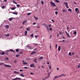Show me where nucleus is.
<instances>
[{"mask_svg": "<svg viewBox=\"0 0 80 80\" xmlns=\"http://www.w3.org/2000/svg\"><path fill=\"white\" fill-rule=\"evenodd\" d=\"M27 47H28V49H32V48H31V47H30V46H28Z\"/></svg>", "mask_w": 80, "mask_h": 80, "instance_id": "5701e85b", "label": "nucleus"}, {"mask_svg": "<svg viewBox=\"0 0 80 80\" xmlns=\"http://www.w3.org/2000/svg\"><path fill=\"white\" fill-rule=\"evenodd\" d=\"M73 34L74 35H77V31H75L73 33Z\"/></svg>", "mask_w": 80, "mask_h": 80, "instance_id": "c756f323", "label": "nucleus"}, {"mask_svg": "<svg viewBox=\"0 0 80 80\" xmlns=\"http://www.w3.org/2000/svg\"><path fill=\"white\" fill-rule=\"evenodd\" d=\"M66 7L67 8H68V5H66Z\"/></svg>", "mask_w": 80, "mask_h": 80, "instance_id": "864d4df0", "label": "nucleus"}, {"mask_svg": "<svg viewBox=\"0 0 80 80\" xmlns=\"http://www.w3.org/2000/svg\"><path fill=\"white\" fill-rule=\"evenodd\" d=\"M75 11L77 12V13H79V9L78 8H77L75 9Z\"/></svg>", "mask_w": 80, "mask_h": 80, "instance_id": "39448f33", "label": "nucleus"}, {"mask_svg": "<svg viewBox=\"0 0 80 80\" xmlns=\"http://www.w3.org/2000/svg\"><path fill=\"white\" fill-rule=\"evenodd\" d=\"M15 8H16L13 7L11 8V9L12 10H15Z\"/></svg>", "mask_w": 80, "mask_h": 80, "instance_id": "a211bd4d", "label": "nucleus"}, {"mask_svg": "<svg viewBox=\"0 0 80 80\" xmlns=\"http://www.w3.org/2000/svg\"><path fill=\"white\" fill-rule=\"evenodd\" d=\"M64 4L66 6L68 5V3L67 2H64Z\"/></svg>", "mask_w": 80, "mask_h": 80, "instance_id": "412c9836", "label": "nucleus"}, {"mask_svg": "<svg viewBox=\"0 0 80 80\" xmlns=\"http://www.w3.org/2000/svg\"><path fill=\"white\" fill-rule=\"evenodd\" d=\"M12 19H13V18H9V21H12Z\"/></svg>", "mask_w": 80, "mask_h": 80, "instance_id": "bb28decb", "label": "nucleus"}, {"mask_svg": "<svg viewBox=\"0 0 80 80\" xmlns=\"http://www.w3.org/2000/svg\"><path fill=\"white\" fill-rule=\"evenodd\" d=\"M55 1L56 3H59L60 2V1L58 0H55Z\"/></svg>", "mask_w": 80, "mask_h": 80, "instance_id": "4be33fe9", "label": "nucleus"}, {"mask_svg": "<svg viewBox=\"0 0 80 80\" xmlns=\"http://www.w3.org/2000/svg\"><path fill=\"white\" fill-rule=\"evenodd\" d=\"M38 37V36H35V38H37Z\"/></svg>", "mask_w": 80, "mask_h": 80, "instance_id": "3c124183", "label": "nucleus"}, {"mask_svg": "<svg viewBox=\"0 0 80 80\" xmlns=\"http://www.w3.org/2000/svg\"><path fill=\"white\" fill-rule=\"evenodd\" d=\"M27 20L24 21L22 22L23 25H24L25 24V23H27Z\"/></svg>", "mask_w": 80, "mask_h": 80, "instance_id": "9b49d317", "label": "nucleus"}, {"mask_svg": "<svg viewBox=\"0 0 80 80\" xmlns=\"http://www.w3.org/2000/svg\"><path fill=\"white\" fill-rule=\"evenodd\" d=\"M20 54H22L23 52H19Z\"/></svg>", "mask_w": 80, "mask_h": 80, "instance_id": "a19ab883", "label": "nucleus"}, {"mask_svg": "<svg viewBox=\"0 0 80 80\" xmlns=\"http://www.w3.org/2000/svg\"><path fill=\"white\" fill-rule=\"evenodd\" d=\"M49 69H51V68H51V65L49 66Z\"/></svg>", "mask_w": 80, "mask_h": 80, "instance_id": "72a5a7b5", "label": "nucleus"}, {"mask_svg": "<svg viewBox=\"0 0 80 80\" xmlns=\"http://www.w3.org/2000/svg\"><path fill=\"white\" fill-rule=\"evenodd\" d=\"M55 78H58V76H55Z\"/></svg>", "mask_w": 80, "mask_h": 80, "instance_id": "4d7b16f0", "label": "nucleus"}, {"mask_svg": "<svg viewBox=\"0 0 80 80\" xmlns=\"http://www.w3.org/2000/svg\"><path fill=\"white\" fill-rule=\"evenodd\" d=\"M49 30L50 31H51V30H52V28H49Z\"/></svg>", "mask_w": 80, "mask_h": 80, "instance_id": "a18cd8bd", "label": "nucleus"}, {"mask_svg": "<svg viewBox=\"0 0 80 80\" xmlns=\"http://www.w3.org/2000/svg\"><path fill=\"white\" fill-rule=\"evenodd\" d=\"M21 79H20V78H15L12 79V80H20Z\"/></svg>", "mask_w": 80, "mask_h": 80, "instance_id": "0eeeda50", "label": "nucleus"}, {"mask_svg": "<svg viewBox=\"0 0 80 80\" xmlns=\"http://www.w3.org/2000/svg\"><path fill=\"white\" fill-rule=\"evenodd\" d=\"M14 62L15 63H17V61H16V60H14Z\"/></svg>", "mask_w": 80, "mask_h": 80, "instance_id": "603ef678", "label": "nucleus"}, {"mask_svg": "<svg viewBox=\"0 0 80 80\" xmlns=\"http://www.w3.org/2000/svg\"><path fill=\"white\" fill-rule=\"evenodd\" d=\"M51 21H52V22H54V21L53 20V19H52L51 20Z\"/></svg>", "mask_w": 80, "mask_h": 80, "instance_id": "338daca9", "label": "nucleus"}, {"mask_svg": "<svg viewBox=\"0 0 80 80\" xmlns=\"http://www.w3.org/2000/svg\"><path fill=\"white\" fill-rule=\"evenodd\" d=\"M41 4H42V5H43L44 4V3H43V1H41Z\"/></svg>", "mask_w": 80, "mask_h": 80, "instance_id": "ea45409f", "label": "nucleus"}, {"mask_svg": "<svg viewBox=\"0 0 80 80\" xmlns=\"http://www.w3.org/2000/svg\"><path fill=\"white\" fill-rule=\"evenodd\" d=\"M4 67H11V66L10 65H8L7 64H4Z\"/></svg>", "mask_w": 80, "mask_h": 80, "instance_id": "20e7f679", "label": "nucleus"}, {"mask_svg": "<svg viewBox=\"0 0 80 80\" xmlns=\"http://www.w3.org/2000/svg\"><path fill=\"white\" fill-rule=\"evenodd\" d=\"M13 14H14V15H17L18 14V13H17V12H14L12 13Z\"/></svg>", "mask_w": 80, "mask_h": 80, "instance_id": "4468645a", "label": "nucleus"}, {"mask_svg": "<svg viewBox=\"0 0 80 80\" xmlns=\"http://www.w3.org/2000/svg\"><path fill=\"white\" fill-rule=\"evenodd\" d=\"M55 14H56V15H57V14H58V12L56 11L55 12Z\"/></svg>", "mask_w": 80, "mask_h": 80, "instance_id": "58836bf2", "label": "nucleus"}, {"mask_svg": "<svg viewBox=\"0 0 80 80\" xmlns=\"http://www.w3.org/2000/svg\"><path fill=\"white\" fill-rule=\"evenodd\" d=\"M16 52H18L19 50H18V49H17L16 50Z\"/></svg>", "mask_w": 80, "mask_h": 80, "instance_id": "473e14b6", "label": "nucleus"}, {"mask_svg": "<svg viewBox=\"0 0 80 80\" xmlns=\"http://www.w3.org/2000/svg\"><path fill=\"white\" fill-rule=\"evenodd\" d=\"M24 68H26V69H28V68L27 67H24Z\"/></svg>", "mask_w": 80, "mask_h": 80, "instance_id": "de8ad7c7", "label": "nucleus"}, {"mask_svg": "<svg viewBox=\"0 0 80 80\" xmlns=\"http://www.w3.org/2000/svg\"><path fill=\"white\" fill-rule=\"evenodd\" d=\"M37 52L36 51H33V52H32L31 53V54H34V53H35Z\"/></svg>", "mask_w": 80, "mask_h": 80, "instance_id": "6ab92c4d", "label": "nucleus"}, {"mask_svg": "<svg viewBox=\"0 0 80 80\" xmlns=\"http://www.w3.org/2000/svg\"><path fill=\"white\" fill-rule=\"evenodd\" d=\"M33 34H31L30 36V37H33Z\"/></svg>", "mask_w": 80, "mask_h": 80, "instance_id": "c9c22d12", "label": "nucleus"}, {"mask_svg": "<svg viewBox=\"0 0 80 80\" xmlns=\"http://www.w3.org/2000/svg\"><path fill=\"white\" fill-rule=\"evenodd\" d=\"M17 7H20V5L17 4Z\"/></svg>", "mask_w": 80, "mask_h": 80, "instance_id": "4c0bfd02", "label": "nucleus"}, {"mask_svg": "<svg viewBox=\"0 0 80 80\" xmlns=\"http://www.w3.org/2000/svg\"><path fill=\"white\" fill-rule=\"evenodd\" d=\"M31 14V13H27V15H30Z\"/></svg>", "mask_w": 80, "mask_h": 80, "instance_id": "37998d69", "label": "nucleus"}, {"mask_svg": "<svg viewBox=\"0 0 80 80\" xmlns=\"http://www.w3.org/2000/svg\"><path fill=\"white\" fill-rule=\"evenodd\" d=\"M65 33H66V34H67V36L69 37V38H70V35H69V34H68V33L67 32V31H65Z\"/></svg>", "mask_w": 80, "mask_h": 80, "instance_id": "6e6552de", "label": "nucleus"}, {"mask_svg": "<svg viewBox=\"0 0 80 80\" xmlns=\"http://www.w3.org/2000/svg\"><path fill=\"white\" fill-rule=\"evenodd\" d=\"M37 58H36L34 60V62L35 63H37Z\"/></svg>", "mask_w": 80, "mask_h": 80, "instance_id": "dca6fc26", "label": "nucleus"}, {"mask_svg": "<svg viewBox=\"0 0 80 80\" xmlns=\"http://www.w3.org/2000/svg\"><path fill=\"white\" fill-rule=\"evenodd\" d=\"M20 76L22 77H24V75L23 74V73H22L20 75Z\"/></svg>", "mask_w": 80, "mask_h": 80, "instance_id": "a878e982", "label": "nucleus"}, {"mask_svg": "<svg viewBox=\"0 0 80 80\" xmlns=\"http://www.w3.org/2000/svg\"><path fill=\"white\" fill-rule=\"evenodd\" d=\"M42 25L44 26V27L46 28V29H47V30H48V31H49V28H48V26L47 25L44 23H42Z\"/></svg>", "mask_w": 80, "mask_h": 80, "instance_id": "f03ea898", "label": "nucleus"}, {"mask_svg": "<svg viewBox=\"0 0 80 80\" xmlns=\"http://www.w3.org/2000/svg\"><path fill=\"white\" fill-rule=\"evenodd\" d=\"M6 54H7V55H8L9 54V53H8V52H6Z\"/></svg>", "mask_w": 80, "mask_h": 80, "instance_id": "79ce46f5", "label": "nucleus"}, {"mask_svg": "<svg viewBox=\"0 0 80 80\" xmlns=\"http://www.w3.org/2000/svg\"><path fill=\"white\" fill-rule=\"evenodd\" d=\"M13 3H15V4H17V3L15 2V1H13Z\"/></svg>", "mask_w": 80, "mask_h": 80, "instance_id": "cd10ccee", "label": "nucleus"}, {"mask_svg": "<svg viewBox=\"0 0 80 80\" xmlns=\"http://www.w3.org/2000/svg\"><path fill=\"white\" fill-rule=\"evenodd\" d=\"M39 60H40V59H43V57H41L40 58H39Z\"/></svg>", "mask_w": 80, "mask_h": 80, "instance_id": "e433bc0d", "label": "nucleus"}, {"mask_svg": "<svg viewBox=\"0 0 80 80\" xmlns=\"http://www.w3.org/2000/svg\"><path fill=\"white\" fill-rule=\"evenodd\" d=\"M7 52H13V53H15V51H13V49H10L9 50H7Z\"/></svg>", "mask_w": 80, "mask_h": 80, "instance_id": "7ed1b4c3", "label": "nucleus"}, {"mask_svg": "<svg viewBox=\"0 0 80 80\" xmlns=\"http://www.w3.org/2000/svg\"><path fill=\"white\" fill-rule=\"evenodd\" d=\"M71 52H69V55H70V56L71 55Z\"/></svg>", "mask_w": 80, "mask_h": 80, "instance_id": "13d9d810", "label": "nucleus"}, {"mask_svg": "<svg viewBox=\"0 0 80 80\" xmlns=\"http://www.w3.org/2000/svg\"><path fill=\"white\" fill-rule=\"evenodd\" d=\"M22 62H23V65H28V63H27V62H24V61H22Z\"/></svg>", "mask_w": 80, "mask_h": 80, "instance_id": "1a4fd4ad", "label": "nucleus"}, {"mask_svg": "<svg viewBox=\"0 0 80 80\" xmlns=\"http://www.w3.org/2000/svg\"><path fill=\"white\" fill-rule=\"evenodd\" d=\"M4 65V63L3 62H0V65Z\"/></svg>", "mask_w": 80, "mask_h": 80, "instance_id": "c85d7f7f", "label": "nucleus"}, {"mask_svg": "<svg viewBox=\"0 0 80 80\" xmlns=\"http://www.w3.org/2000/svg\"><path fill=\"white\" fill-rule=\"evenodd\" d=\"M27 33H28V32L27 31H26L24 33V35L25 36H27Z\"/></svg>", "mask_w": 80, "mask_h": 80, "instance_id": "9d476101", "label": "nucleus"}, {"mask_svg": "<svg viewBox=\"0 0 80 80\" xmlns=\"http://www.w3.org/2000/svg\"><path fill=\"white\" fill-rule=\"evenodd\" d=\"M56 48H57V44H56Z\"/></svg>", "mask_w": 80, "mask_h": 80, "instance_id": "052dcab7", "label": "nucleus"}, {"mask_svg": "<svg viewBox=\"0 0 80 80\" xmlns=\"http://www.w3.org/2000/svg\"><path fill=\"white\" fill-rule=\"evenodd\" d=\"M5 28H6L7 29H8V28H9V25H6L5 26Z\"/></svg>", "mask_w": 80, "mask_h": 80, "instance_id": "f8f14e48", "label": "nucleus"}, {"mask_svg": "<svg viewBox=\"0 0 80 80\" xmlns=\"http://www.w3.org/2000/svg\"><path fill=\"white\" fill-rule=\"evenodd\" d=\"M58 8H57L56 9H55V10H58Z\"/></svg>", "mask_w": 80, "mask_h": 80, "instance_id": "8fccbe9b", "label": "nucleus"}, {"mask_svg": "<svg viewBox=\"0 0 80 80\" xmlns=\"http://www.w3.org/2000/svg\"><path fill=\"white\" fill-rule=\"evenodd\" d=\"M5 59H6V60H8V58H5Z\"/></svg>", "mask_w": 80, "mask_h": 80, "instance_id": "bf43d9fd", "label": "nucleus"}, {"mask_svg": "<svg viewBox=\"0 0 80 80\" xmlns=\"http://www.w3.org/2000/svg\"><path fill=\"white\" fill-rule=\"evenodd\" d=\"M66 75H64V74H62L61 75L59 76L58 77H62V76H63V77H65V76Z\"/></svg>", "mask_w": 80, "mask_h": 80, "instance_id": "2eb2a0df", "label": "nucleus"}, {"mask_svg": "<svg viewBox=\"0 0 80 80\" xmlns=\"http://www.w3.org/2000/svg\"><path fill=\"white\" fill-rule=\"evenodd\" d=\"M2 9L5 8V6H2Z\"/></svg>", "mask_w": 80, "mask_h": 80, "instance_id": "5fc2aeb1", "label": "nucleus"}, {"mask_svg": "<svg viewBox=\"0 0 80 80\" xmlns=\"http://www.w3.org/2000/svg\"><path fill=\"white\" fill-rule=\"evenodd\" d=\"M37 28H40V26H37Z\"/></svg>", "mask_w": 80, "mask_h": 80, "instance_id": "680f3d73", "label": "nucleus"}, {"mask_svg": "<svg viewBox=\"0 0 80 80\" xmlns=\"http://www.w3.org/2000/svg\"><path fill=\"white\" fill-rule=\"evenodd\" d=\"M68 10L69 11H70V12H72V9H68Z\"/></svg>", "mask_w": 80, "mask_h": 80, "instance_id": "49530a36", "label": "nucleus"}, {"mask_svg": "<svg viewBox=\"0 0 80 80\" xmlns=\"http://www.w3.org/2000/svg\"><path fill=\"white\" fill-rule=\"evenodd\" d=\"M5 52H2L1 55H5Z\"/></svg>", "mask_w": 80, "mask_h": 80, "instance_id": "aec40b11", "label": "nucleus"}, {"mask_svg": "<svg viewBox=\"0 0 80 80\" xmlns=\"http://www.w3.org/2000/svg\"><path fill=\"white\" fill-rule=\"evenodd\" d=\"M30 67H32L33 68H35V65H34V64H31L30 65Z\"/></svg>", "mask_w": 80, "mask_h": 80, "instance_id": "423d86ee", "label": "nucleus"}, {"mask_svg": "<svg viewBox=\"0 0 80 80\" xmlns=\"http://www.w3.org/2000/svg\"><path fill=\"white\" fill-rule=\"evenodd\" d=\"M26 30H27V31H30V29L28 28L26 29Z\"/></svg>", "mask_w": 80, "mask_h": 80, "instance_id": "f704fd0d", "label": "nucleus"}, {"mask_svg": "<svg viewBox=\"0 0 80 80\" xmlns=\"http://www.w3.org/2000/svg\"><path fill=\"white\" fill-rule=\"evenodd\" d=\"M49 77H50V74H49V75H48L46 77H45V78H46V79H48L49 78Z\"/></svg>", "mask_w": 80, "mask_h": 80, "instance_id": "b1692460", "label": "nucleus"}, {"mask_svg": "<svg viewBox=\"0 0 80 80\" xmlns=\"http://www.w3.org/2000/svg\"><path fill=\"white\" fill-rule=\"evenodd\" d=\"M47 80V79L46 78H45L42 79V80Z\"/></svg>", "mask_w": 80, "mask_h": 80, "instance_id": "09e8293b", "label": "nucleus"}, {"mask_svg": "<svg viewBox=\"0 0 80 80\" xmlns=\"http://www.w3.org/2000/svg\"><path fill=\"white\" fill-rule=\"evenodd\" d=\"M34 17L35 18V19H36L37 20H38V18L36 17L35 16H34Z\"/></svg>", "mask_w": 80, "mask_h": 80, "instance_id": "2f4dec72", "label": "nucleus"}, {"mask_svg": "<svg viewBox=\"0 0 80 80\" xmlns=\"http://www.w3.org/2000/svg\"><path fill=\"white\" fill-rule=\"evenodd\" d=\"M50 5L52 7H56V4L55 2H50Z\"/></svg>", "mask_w": 80, "mask_h": 80, "instance_id": "f257e3e1", "label": "nucleus"}, {"mask_svg": "<svg viewBox=\"0 0 80 80\" xmlns=\"http://www.w3.org/2000/svg\"><path fill=\"white\" fill-rule=\"evenodd\" d=\"M60 50H61V48L59 46L58 47V51H60Z\"/></svg>", "mask_w": 80, "mask_h": 80, "instance_id": "f3484780", "label": "nucleus"}, {"mask_svg": "<svg viewBox=\"0 0 80 80\" xmlns=\"http://www.w3.org/2000/svg\"><path fill=\"white\" fill-rule=\"evenodd\" d=\"M5 36H6V37H9L10 36V34H4Z\"/></svg>", "mask_w": 80, "mask_h": 80, "instance_id": "ddd939ff", "label": "nucleus"}, {"mask_svg": "<svg viewBox=\"0 0 80 80\" xmlns=\"http://www.w3.org/2000/svg\"><path fill=\"white\" fill-rule=\"evenodd\" d=\"M67 12V11L65 9H63L62 10V12Z\"/></svg>", "mask_w": 80, "mask_h": 80, "instance_id": "7c9ffc66", "label": "nucleus"}, {"mask_svg": "<svg viewBox=\"0 0 80 80\" xmlns=\"http://www.w3.org/2000/svg\"><path fill=\"white\" fill-rule=\"evenodd\" d=\"M19 71H20V72H22V71H23V70H22V69H20V70H19Z\"/></svg>", "mask_w": 80, "mask_h": 80, "instance_id": "0e129e2a", "label": "nucleus"}, {"mask_svg": "<svg viewBox=\"0 0 80 80\" xmlns=\"http://www.w3.org/2000/svg\"><path fill=\"white\" fill-rule=\"evenodd\" d=\"M13 72L14 73H19V72H16V71H14Z\"/></svg>", "mask_w": 80, "mask_h": 80, "instance_id": "393cba45", "label": "nucleus"}, {"mask_svg": "<svg viewBox=\"0 0 80 80\" xmlns=\"http://www.w3.org/2000/svg\"><path fill=\"white\" fill-rule=\"evenodd\" d=\"M50 50H52V49L51 48V44H50Z\"/></svg>", "mask_w": 80, "mask_h": 80, "instance_id": "6e6d98bb", "label": "nucleus"}, {"mask_svg": "<svg viewBox=\"0 0 80 80\" xmlns=\"http://www.w3.org/2000/svg\"><path fill=\"white\" fill-rule=\"evenodd\" d=\"M33 25H35L36 24V23L35 22H34L33 23Z\"/></svg>", "mask_w": 80, "mask_h": 80, "instance_id": "774afa93", "label": "nucleus"}, {"mask_svg": "<svg viewBox=\"0 0 80 80\" xmlns=\"http://www.w3.org/2000/svg\"><path fill=\"white\" fill-rule=\"evenodd\" d=\"M62 34V32H59V34L61 35Z\"/></svg>", "mask_w": 80, "mask_h": 80, "instance_id": "c03bdc74", "label": "nucleus"}, {"mask_svg": "<svg viewBox=\"0 0 80 80\" xmlns=\"http://www.w3.org/2000/svg\"><path fill=\"white\" fill-rule=\"evenodd\" d=\"M48 27H51V25H48Z\"/></svg>", "mask_w": 80, "mask_h": 80, "instance_id": "69168bd1", "label": "nucleus"}, {"mask_svg": "<svg viewBox=\"0 0 80 80\" xmlns=\"http://www.w3.org/2000/svg\"><path fill=\"white\" fill-rule=\"evenodd\" d=\"M30 74L31 75H33V72H31L30 73Z\"/></svg>", "mask_w": 80, "mask_h": 80, "instance_id": "e2e57ef3", "label": "nucleus"}]
</instances>
